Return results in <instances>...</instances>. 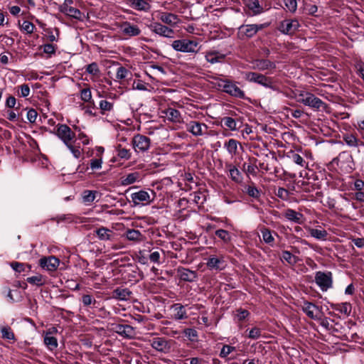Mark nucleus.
Returning <instances> with one entry per match:
<instances>
[{
	"label": "nucleus",
	"mask_w": 364,
	"mask_h": 364,
	"mask_svg": "<svg viewBox=\"0 0 364 364\" xmlns=\"http://www.w3.org/2000/svg\"><path fill=\"white\" fill-rule=\"evenodd\" d=\"M85 70L87 73L92 75H97L100 73L98 65L96 63H92L86 66Z\"/></svg>",
	"instance_id": "nucleus-55"
},
{
	"label": "nucleus",
	"mask_w": 364,
	"mask_h": 364,
	"mask_svg": "<svg viewBox=\"0 0 364 364\" xmlns=\"http://www.w3.org/2000/svg\"><path fill=\"white\" fill-rule=\"evenodd\" d=\"M132 145L136 153H145L151 146V139L142 134H137L132 139Z\"/></svg>",
	"instance_id": "nucleus-5"
},
{
	"label": "nucleus",
	"mask_w": 364,
	"mask_h": 364,
	"mask_svg": "<svg viewBox=\"0 0 364 364\" xmlns=\"http://www.w3.org/2000/svg\"><path fill=\"white\" fill-rule=\"evenodd\" d=\"M285 6L291 12L294 13L297 9L296 0H284Z\"/></svg>",
	"instance_id": "nucleus-61"
},
{
	"label": "nucleus",
	"mask_w": 364,
	"mask_h": 364,
	"mask_svg": "<svg viewBox=\"0 0 364 364\" xmlns=\"http://www.w3.org/2000/svg\"><path fill=\"white\" fill-rule=\"evenodd\" d=\"M74 129L77 132H78L77 137H78V139L82 141V144L83 145H88L90 144V139L87 136V134H85L84 132H81L80 129L78 127H77V126H75Z\"/></svg>",
	"instance_id": "nucleus-59"
},
{
	"label": "nucleus",
	"mask_w": 364,
	"mask_h": 364,
	"mask_svg": "<svg viewBox=\"0 0 364 364\" xmlns=\"http://www.w3.org/2000/svg\"><path fill=\"white\" fill-rule=\"evenodd\" d=\"M298 102L315 109H319L326 105L325 102L320 98L306 91L299 92L298 94Z\"/></svg>",
	"instance_id": "nucleus-1"
},
{
	"label": "nucleus",
	"mask_w": 364,
	"mask_h": 364,
	"mask_svg": "<svg viewBox=\"0 0 364 364\" xmlns=\"http://www.w3.org/2000/svg\"><path fill=\"white\" fill-rule=\"evenodd\" d=\"M250 316V312L243 309H238L235 311V321L237 323L241 322L246 319Z\"/></svg>",
	"instance_id": "nucleus-43"
},
{
	"label": "nucleus",
	"mask_w": 364,
	"mask_h": 364,
	"mask_svg": "<svg viewBox=\"0 0 364 364\" xmlns=\"http://www.w3.org/2000/svg\"><path fill=\"white\" fill-rule=\"evenodd\" d=\"M151 346L156 350L163 353H168L171 348V341L163 337L154 338Z\"/></svg>",
	"instance_id": "nucleus-14"
},
{
	"label": "nucleus",
	"mask_w": 364,
	"mask_h": 364,
	"mask_svg": "<svg viewBox=\"0 0 364 364\" xmlns=\"http://www.w3.org/2000/svg\"><path fill=\"white\" fill-rule=\"evenodd\" d=\"M300 27L299 21L296 18H287L282 21L278 26V30L285 35L294 34Z\"/></svg>",
	"instance_id": "nucleus-6"
},
{
	"label": "nucleus",
	"mask_w": 364,
	"mask_h": 364,
	"mask_svg": "<svg viewBox=\"0 0 364 364\" xmlns=\"http://www.w3.org/2000/svg\"><path fill=\"white\" fill-rule=\"evenodd\" d=\"M124 235L128 240L134 242H141L144 238L143 234L139 230L134 229H128L125 232Z\"/></svg>",
	"instance_id": "nucleus-26"
},
{
	"label": "nucleus",
	"mask_w": 364,
	"mask_h": 364,
	"mask_svg": "<svg viewBox=\"0 0 364 364\" xmlns=\"http://www.w3.org/2000/svg\"><path fill=\"white\" fill-rule=\"evenodd\" d=\"M59 11L70 18L77 20H82V13L78 9L74 8L72 6L64 9H59Z\"/></svg>",
	"instance_id": "nucleus-28"
},
{
	"label": "nucleus",
	"mask_w": 364,
	"mask_h": 364,
	"mask_svg": "<svg viewBox=\"0 0 364 364\" xmlns=\"http://www.w3.org/2000/svg\"><path fill=\"white\" fill-rule=\"evenodd\" d=\"M226 57V55L220 53L218 50L207 51L205 54V60L211 63L215 64L222 62Z\"/></svg>",
	"instance_id": "nucleus-23"
},
{
	"label": "nucleus",
	"mask_w": 364,
	"mask_h": 364,
	"mask_svg": "<svg viewBox=\"0 0 364 364\" xmlns=\"http://www.w3.org/2000/svg\"><path fill=\"white\" fill-rule=\"evenodd\" d=\"M261 329L257 327H254L249 331L247 337L250 339L256 340L261 336Z\"/></svg>",
	"instance_id": "nucleus-58"
},
{
	"label": "nucleus",
	"mask_w": 364,
	"mask_h": 364,
	"mask_svg": "<svg viewBox=\"0 0 364 364\" xmlns=\"http://www.w3.org/2000/svg\"><path fill=\"white\" fill-rule=\"evenodd\" d=\"M112 329L117 333L125 338H133L135 334L134 328L127 324H114Z\"/></svg>",
	"instance_id": "nucleus-19"
},
{
	"label": "nucleus",
	"mask_w": 364,
	"mask_h": 364,
	"mask_svg": "<svg viewBox=\"0 0 364 364\" xmlns=\"http://www.w3.org/2000/svg\"><path fill=\"white\" fill-rule=\"evenodd\" d=\"M97 237L101 240H111L113 232L106 228H100L96 230Z\"/></svg>",
	"instance_id": "nucleus-38"
},
{
	"label": "nucleus",
	"mask_w": 364,
	"mask_h": 364,
	"mask_svg": "<svg viewBox=\"0 0 364 364\" xmlns=\"http://www.w3.org/2000/svg\"><path fill=\"white\" fill-rule=\"evenodd\" d=\"M284 216L287 220L296 224L301 225L304 223L303 214L291 208L284 211Z\"/></svg>",
	"instance_id": "nucleus-20"
},
{
	"label": "nucleus",
	"mask_w": 364,
	"mask_h": 364,
	"mask_svg": "<svg viewBox=\"0 0 364 364\" xmlns=\"http://www.w3.org/2000/svg\"><path fill=\"white\" fill-rule=\"evenodd\" d=\"M198 43L195 41L184 38L173 41L171 46L176 51L193 53L198 52Z\"/></svg>",
	"instance_id": "nucleus-2"
},
{
	"label": "nucleus",
	"mask_w": 364,
	"mask_h": 364,
	"mask_svg": "<svg viewBox=\"0 0 364 364\" xmlns=\"http://www.w3.org/2000/svg\"><path fill=\"white\" fill-rule=\"evenodd\" d=\"M226 166L228 168L230 178L236 183H240L242 180L240 171L232 164H226Z\"/></svg>",
	"instance_id": "nucleus-36"
},
{
	"label": "nucleus",
	"mask_w": 364,
	"mask_h": 364,
	"mask_svg": "<svg viewBox=\"0 0 364 364\" xmlns=\"http://www.w3.org/2000/svg\"><path fill=\"white\" fill-rule=\"evenodd\" d=\"M215 235L222 240L225 243H228L231 240V235L228 231L223 229L217 230Z\"/></svg>",
	"instance_id": "nucleus-44"
},
{
	"label": "nucleus",
	"mask_w": 364,
	"mask_h": 364,
	"mask_svg": "<svg viewBox=\"0 0 364 364\" xmlns=\"http://www.w3.org/2000/svg\"><path fill=\"white\" fill-rule=\"evenodd\" d=\"M20 29L27 34H31L34 31L35 26L28 21H23L20 25Z\"/></svg>",
	"instance_id": "nucleus-46"
},
{
	"label": "nucleus",
	"mask_w": 364,
	"mask_h": 364,
	"mask_svg": "<svg viewBox=\"0 0 364 364\" xmlns=\"http://www.w3.org/2000/svg\"><path fill=\"white\" fill-rule=\"evenodd\" d=\"M132 203L134 206H142L150 204L154 198H151L150 194L144 190L132 193L130 195Z\"/></svg>",
	"instance_id": "nucleus-9"
},
{
	"label": "nucleus",
	"mask_w": 364,
	"mask_h": 364,
	"mask_svg": "<svg viewBox=\"0 0 364 364\" xmlns=\"http://www.w3.org/2000/svg\"><path fill=\"white\" fill-rule=\"evenodd\" d=\"M11 267L16 272L21 273L25 271L26 265L21 262H11L10 264Z\"/></svg>",
	"instance_id": "nucleus-63"
},
{
	"label": "nucleus",
	"mask_w": 364,
	"mask_h": 364,
	"mask_svg": "<svg viewBox=\"0 0 364 364\" xmlns=\"http://www.w3.org/2000/svg\"><path fill=\"white\" fill-rule=\"evenodd\" d=\"M212 79L211 84L213 86L223 92V86H225L228 79L220 78L218 77H213Z\"/></svg>",
	"instance_id": "nucleus-48"
},
{
	"label": "nucleus",
	"mask_w": 364,
	"mask_h": 364,
	"mask_svg": "<svg viewBox=\"0 0 364 364\" xmlns=\"http://www.w3.org/2000/svg\"><path fill=\"white\" fill-rule=\"evenodd\" d=\"M235 350V347L229 345H224L220 352V356L225 358Z\"/></svg>",
	"instance_id": "nucleus-56"
},
{
	"label": "nucleus",
	"mask_w": 364,
	"mask_h": 364,
	"mask_svg": "<svg viewBox=\"0 0 364 364\" xmlns=\"http://www.w3.org/2000/svg\"><path fill=\"white\" fill-rule=\"evenodd\" d=\"M185 127L188 132L191 133L196 137L206 134L208 129V127L206 124L196 120L186 122Z\"/></svg>",
	"instance_id": "nucleus-4"
},
{
	"label": "nucleus",
	"mask_w": 364,
	"mask_h": 364,
	"mask_svg": "<svg viewBox=\"0 0 364 364\" xmlns=\"http://www.w3.org/2000/svg\"><path fill=\"white\" fill-rule=\"evenodd\" d=\"M178 273L180 279L186 282H193L197 277L196 272L186 268L179 269Z\"/></svg>",
	"instance_id": "nucleus-32"
},
{
	"label": "nucleus",
	"mask_w": 364,
	"mask_h": 364,
	"mask_svg": "<svg viewBox=\"0 0 364 364\" xmlns=\"http://www.w3.org/2000/svg\"><path fill=\"white\" fill-rule=\"evenodd\" d=\"M264 26L262 24H248V25H242L239 28V33L247 38L253 37L259 30L263 28Z\"/></svg>",
	"instance_id": "nucleus-18"
},
{
	"label": "nucleus",
	"mask_w": 364,
	"mask_h": 364,
	"mask_svg": "<svg viewBox=\"0 0 364 364\" xmlns=\"http://www.w3.org/2000/svg\"><path fill=\"white\" fill-rule=\"evenodd\" d=\"M310 235L318 240L325 241L327 239L328 232L326 230L320 228H309Z\"/></svg>",
	"instance_id": "nucleus-33"
},
{
	"label": "nucleus",
	"mask_w": 364,
	"mask_h": 364,
	"mask_svg": "<svg viewBox=\"0 0 364 364\" xmlns=\"http://www.w3.org/2000/svg\"><path fill=\"white\" fill-rule=\"evenodd\" d=\"M286 156L292 162L300 166L301 167H305L306 166H307V164L306 163L303 157L294 151L291 150L287 152Z\"/></svg>",
	"instance_id": "nucleus-30"
},
{
	"label": "nucleus",
	"mask_w": 364,
	"mask_h": 364,
	"mask_svg": "<svg viewBox=\"0 0 364 364\" xmlns=\"http://www.w3.org/2000/svg\"><path fill=\"white\" fill-rule=\"evenodd\" d=\"M81 300L85 306H90L92 304L95 305L97 303V301L90 294H84Z\"/></svg>",
	"instance_id": "nucleus-57"
},
{
	"label": "nucleus",
	"mask_w": 364,
	"mask_h": 364,
	"mask_svg": "<svg viewBox=\"0 0 364 364\" xmlns=\"http://www.w3.org/2000/svg\"><path fill=\"white\" fill-rule=\"evenodd\" d=\"M171 310L173 312V318L175 320H183L188 318L187 312L185 306L179 303L173 304L171 306Z\"/></svg>",
	"instance_id": "nucleus-22"
},
{
	"label": "nucleus",
	"mask_w": 364,
	"mask_h": 364,
	"mask_svg": "<svg viewBox=\"0 0 364 364\" xmlns=\"http://www.w3.org/2000/svg\"><path fill=\"white\" fill-rule=\"evenodd\" d=\"M223 92L239 99H245V92L237 86V82L230 80H227L225 86H223Z\"/></svg>",
	"instance_id": "nucleus-10"
},
{
	"label": "nucleus",
	"mask_w": 364,
	"mask_h": 364,
	"mask_svg": "<svg viewBox=\"0 0 364 364\" xmlns=\"http://www.w3.org/2000/svg\"><path fill=\"white\" fill-rule=\"evenodd\" d=\"M346 144L350 147H357L359 145L358 139L353 134H346L343 136Z\"/></svg>",
	"instance_id": "nucleus-45"
},
{
	"label": "nucleus",
	"mask_w": 364,
	"mask_h": 364,
	"mask_svg": "<svg viewBox=\"0 0 364 364\" xmlns=\"http://www.w3.org/2000/svg\"><path fill=\"white\" fill-rule=\"evenodd\" d=\"M102 159H92L90 161V166L92 170H99L102 168Z\"/></svg>",
	"instance_id": "nucleus-62"
},
{
	"label": "nucleus",
	"mask_w": 364,
	"mask_h": 364,
	"mask_svg": "<svg viewBox=\"0 0 364 364\" xmlns=\"http://www.w3.org/2000/svg\"><path fill=\"white\" fill-rule=\"evenodd\" d=\"M80 99L85 102L92 101V92L90 88H84L80 90Z\"/></svg>",
	"instance_id": "nucleus-52"
},
{
	"label": "nucleus",
	"mask_w": 364,
	"mask_h": 364,
	"mask_svg": "<svg viewBox=\"0 0 364 364\" xmlns=\"http://www.w3.org/2000/svg\"><path fill=\"white\" fill-rule=\"evenodd\" d=\"M140 178V173L139 172L129 173L121 178V185L124 186L132 185L139 181Z\"/></svg>",
	"instance_id": "nucleus-27"
},
{
	"label": "nucleus",
	"mask_w": 364,
	"mask_h": 364,
	"mask_svg": "<svg viewBox=\"0 0 364 364\" xmlns=\"http://www.w3.org/2000/svg\"><path fill=\"white\" fill-rule=\"evenodd\" d=\"M28 283L36 285L37 287H41L46 283V277L40 274L35 276L29 277L26 279Z\"/></svg>",
	"instance_id": "nucleus-39"
},
{
	"label": "nucleus",
	"mask_w": 364,
	"mask_h": 364,
	"mask_svg": "<svg viewBox=\"0 0 364 364\" xmlns=\"http://www.w3.org/2000/svg\"><path fill=\"white\" fill-rule=\"evenodd\" d=\"M247 80L251 82H255L263 87H269V77L255 72H249L245 75Z\"/></svg>",
	"instance_id": "nucleus-17"
},
{
	"label": "nucleus",
	"mask_w": 364,
	"mask_h": 364,
	"mask_svg": "<svg viewBox=\"0 0 364 364\" xmlns=\"http://www.w3.org/2000/svg\"><path fill=\"white\" fill-rule=\"evenodd\" d=\"M157 18L171 28L176 27L181 22L178 16L166 11H159L157 14Z\"/></svg>",
	"instance_id": "nucleus-12"
},
{
	"label": "nucleus",
	"mask_w": 364,
	"mask_h": 364,
	"mask_svg": "<svg viewBox=\"0 0 364 364\" xmlns=\"http://www.w3.org/2000/svg\"><path fill=\"white\" fill-rule=\"evenodd\" d=\"M149 28L153 33L162 37L172 38L174 36L175 32L173 28L159 22L151 23Z\"/></svg>",
	"instance_id": "nucleus-8"
},
{
	"label": "nucleus",
	"mask_w": 364,
	"mask_h": 364,
	"mask_svg": "<svg viewBox=\"0 0 364 364\" xmlns=\"http://www.w3.org/2000/svg\"><path fill=\"white\" fill-rule=\"evenodd\" d=\"M164 113L168 120L172 122H181V115L178 110L173 108H168Z\"/></svg>",
	"instance_id": "nucleus-34"
},
{
	"label": "nucleus",
	"mask_w": 364,
	"mask_h": 364,
	"mask_svg": "<svg viewBox=\"0 0 364 364\" xmlns=\"http://www.w3.org/2000/svg\"><path fill=\"white\" fill-rule=\"evenodd\" d=\"M245 5L254 15H258L263 12V9L258 0H247Z\"/></svg>",
	"instance_id": "nucleus-35"
},
{
	"label": "nucleus",
	"mask_w": 364,
	"mask_h": 364,
	"mask_svg": "<svg viewBox=\"0 0 364 364\" xmlns=\"http://www.w3.org/2000/svg\"><path fill=\"white\" fill-rule=\"evenodd\" d=\"M65 146L70 150V151L72 153V154L73 155V156L75 159L80 158V156L81 155V151H80L79 146H73V142H71V143L68 144V145H65Z\"/></svg>",
	"instance_id": "nucleus-60"
},
{
	"label": "nucleus",
	"mask_w": 364,
	"mask_h": 364,
	"mask_svg": "<svg viewBox=\"0 0 364 364\" xmlns=\"http://www.w3.org/2000/svg\"><path fill=\"white\" fill-rule=\"evenodd\" d=\"M100 109H101L102 114H105L107 112H110L113 109L114 105L112 102L107 100H101L99 104Z\"/></svg>",
	"instance_id": "nucleus-49"
},
{
	"label": "nucleus",
	"mask_w": 364,
	"mask_h": 364,
	"mask_svg": "<svg viewBox=\"0 0 364 364\" xmlns=\"http://www.w3.org/2000/svg\"><path fill=\"white\" fill-rule=\"evenodd\" d=\"M117 156L122 159L129 160L131 159L132 153L129 149L122 148L119 145L117 149Z\"/></svg>",
	"instance_id": "nucleus-47"
},
{
	"label": "nucleus",
	"mask_w": 364,
	"mask_h": 364,
	"mask_svg": "<svg viewBox=\"0 0 364 364\" xmlns=\"http://www.w3.org/2000/svg\"><path fill=\"white\" fill-rule=\"evenodd\" d=\"M132 292L128 288L118 287L112 291V298L118 301H128Z\"/></svg>",
	"instance_id": "nucleus-21"
},
{
	"label": "nucleus",
	"mask_w": 364,
	"mask_h": 364,
	"mask_svg": "<svg viewBox=\"0 0 364 364\" xmlns=\"http://www.w3.org/2000/svg\"><path fill=\"white\" fill-rule=\"evenodd\" d=\"M331 307L339 313L349 316L351 312V304L349 302H343L340 304H331Z\"/></svg>",
	"instance_id": "nucleus-29"
},
{
	"label": "nucleus",
	"mask_w": 364,
	"mask_h": 364,
	"mask_svg": "<svg viewBox=\"0 0 364 364\" xmlns=\"http://www.w3.org/2000/svg\"><path fill=\"white\" fill-rule=\"evenodd\" d=\"M44 343L50 350H53L58 347L57 338L54 336H50V333H46L44 337Z\"/></svg>",
	"instance_id": "nucleus-41"
},
{
	"label": "nucleus",
	"mask_w": 364,
	"mask_h": 364,
	"mask_svg": "<svg viewBox=\"0 0 364 364\" xmlns=\"http://www.w3.org/2000/svg\"><path fill=\"white\" fill-rule=\"evenodd\" d=\"M56 134L65 145H68V144L73 142L75 137V134L66 124H58Z\"/></svg>",
	"instance_id": "nucleus-11"
},
{
	"label": "nucleus",
	"mask_w": 364,
	"mask_h": 364,
	"mask_svg": "<svg viewBox=\"0 0 364 364\" xmlns=\"http://www.w3.org/2000/svg\"><path fill=\"white\" fill-rule=\"evenodd\" d=\"M127 73L128 70L124 67L120 66L117 68L116 77L118 80H123L127 77Z\"/></svg>",
	"instance_id": "nucleus-64"
},
{
	"label": "nucleus",
	"mask_w": 364,
	"mask_h": 364,
	"mask_svg": "<svg viewBox=\"0 0 364 364\" xmlns=\"http://www.w3.org/2000/svg\"><path fill=\"white\" fill-rule=\"evenodd\" d=\"M222 125L226 127L230 131H237L239 127L235 119L230 117H224L221 119Z\"/></svg>",
	"instance_id": "nucleus-37"
},
{
	"label": "nucleus",
	"mask_w": 364,
	"mask_h": 364,
	"mask_svg": "<svg viewBox=\"0 0 364 364\" xmlns=\"http://www.w3.org/2000/svg\"><path fill=\"white\" fill-rule=\"evenodd\" d=\"M255 68L261 71L274 70L276 63L267 59H259L255 62Z\"/></svg>",
	"instance_id": "nucleus-25"
},
{
	"label": "nucleus",
	"mask_w": 364,
	"mask_h": 364,
	"mask_svg": "<svg viewBox=\"0 0 364 364\" xmlns=\"http://www.w3.org/2000/svg\"><path fill=\"white\" fill-rule=\"evenodd\" d=\"M315 282L322 291H326L333 287L332 273L331 272H316Z\"/></svg>",
	"instance_id": "nucleus-3"
},
{
	"label": "nucleus",
	"mask_w": 364,
	"mask_h": 364,
	"mask_svg": "<svg viewBox=\"0 0 364 364\" xmlns=\"http://www.w3.org/2000/svg\"><path fill=\"white\" fill-rule=\"evenodd\" d=\"M129 5L133 9L139 11L148 12L151 9V5L145 0H129Z\"/></svg>",
	"instance_id": "nucleus-24"
},
{
	"label": "nucleus",
	"mask_w": 364,
	"mask_h": 364,
	"mask_svg": "<svg viewBox=\"0 0 364 364\" xmlns=\"http://www.w3.org/2000/svg\"><path fill=\"white\" fill-rule=\"evenodd\" d=\"M262 240L267 244H271L274 242V238L272 235L271 231L268 228H263L262 230Z\"/></svg>",
	"instance_id": "nucleus-51"
},
{
	"label": "nucleus",
	"mask_w": 364,
	"mask_h": 364,
	"mask_svg": "<svg viewBox=\"0 0 364 364\" xmlns=\"http://www.w3.org/2000/svg\"><path fill=\"white\" fill-rule=\"evenodd\" d=\"M119 28L123 35L129 38L137 36L141 33V29L139 26L129 21L122 22L119 26Z\"/></svg>",
	"instance_id": "nucleus-16"
},
{
	"label": "nucleus",
	"mask_w": 364,
	"mask_h": 364,
	"mask_svg": "<svg viewBox=\"0 0 364 364\" xmlns=\"http://www.w3.org/2000/svg\"><path fill=\"white\" fill-rule=\"evenodd\" d=\"M39 265L48 272H54L60 265V260L55 256L43 257L39 259Z\"/></svg>",
	"instance_id": "nucleus-13"
},
{
	"label": "nucleus",
	"mask_w": 364,
	"mask_h": 364,
	"mask_svg": "<svg viewBox=\"0 0 364 364\" xmlns=\"http://www.w3.org/2000/svg\"><path fill=\"white\" fill-rule=\"evenodd\" d=\"M245 192L248 194V196L254 198H258L260 196L259 191L255 186H246Z\"/></svg>",
	"instance_id": "nucleus-53"
},
{
	"label": "nucleus",
	"mask_w": 364,
	"mask_h": 364,
	"mask_svg": "<svg viewBox=\"0 0 364 364\" xmlns=\"http://www.w3.org/2000/svg\"><path fill=\"white\" fill-rule=\"evenodd\" d=\"M96 191H85L82 193V200L85 203H90L95 199Z\"/></svg>",
	"instance_id": "nucleus-50"
},
{
	"label": "nucleus",
	"mask_w": 364,
	"mask_h": 364,
	"mask_svg": "<svg viewBox=\"0 0 364 364\" xmlns=\"http://www.w3.org/2000/svg\"><path fill=\"white\" fill-rule=\"evenodd\" d=\"M2 338L7 340H14V334L9 327H2L1 329Z\"/></svg>",
	"instance_id": "nucleus-54"
},
{
	"label": "nucleus",
	"mask_w": 364,
	"mask_h": 364,
	"mask_svg": "<svg viewBox=\"0 0 364 364\" xmlns=\"http://www.w3.org/2000/svg\"><path fill=\"white\" fill-rule=\"evenodd\" d=\"M238 145H240V143L237 140L234 139H230L225 142L224 148L227 150L230 155L234 156H236L238 153Z\"/></svg>",
	"instance_id": "nucleus-31"
},
{
	"label": "nucleus",
	"mask_w": 364,
	"mask_h": 364,
	"mask_svg": "<svg viewBox=\"0 0 364 364\" xmlns=\"http://www.w3.org/2000/svg\"><path fill=\"white\" fill-rule=\"evenodd\" d=\"M282 259L286 261L290 265H294L299 261V258L292 255L289 251L284 250L282 254Z\"/></svg>",
	"instance_id": "nucleus-42"
},
{
	"label": "nucleus",
	"mask_w": 364,
	"mask_h": 364,
	"mask_svg": "<svg viewBox=\"0 0 364 364\" xmlns=\"http://www.w3.org/2000/svg\"><path fill=\"white\" fill-rule=\"evenodd\" d=\"M345 160L348 163H352L353 159H352L351 155L349 153H348L346 151H343L339 154L338 157H336V159H333V161L336 162L338 166H341V167H343V161Z\"/></svg>",
	"instance_id": "nucleus-40"
},
{
	"label": "nucleus",
	"mask_w": 364,
	"mask_h": 364,
	"mask_svg": "<svg viewBox=\"0 0 364 364\" xmlns=\"http://www.w3.org/2000/svg\"><path fill=\"white\" fill-rule=\"evenodd\" d=\"M206 265L210 270L218 271L224 269L226 266L224 256L210 255L207 259Z\"/></svg>",
	"instance_id": "nucleus-15"
},
{
	"label": "nucleus",
	"mask_w": 364,
	"mask_h": 364,
	"mask_svg": "<svg viewBox=\"0 0 364 364\" xmlns=\"http://www.w3.org/2000/svg\"><path fill=\"white\" fill-rule=\"evenodd\" d=\"M302 311L311 319L318 320L322 314L321 309L307 301H303L300 305Z\"/></svg>",
	"instance_id": "nucleus-7"
}]
</instances>
